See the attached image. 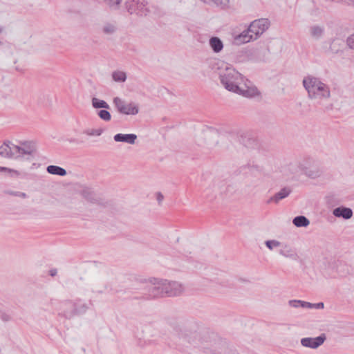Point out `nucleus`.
I'll list each match as a JSON object with an SVG mask.
<instances>
[{"mask_svg":"<svg viewBox=\"0 0 354 354\" xmlns=\"http://www.w3.org/2000/svg\"><path fill=\"white\" fill-rule=\"evenodd\" d=\"M170 336L177 345L198 348L203 354H239L222 340L192 330L181 324L171 326Z\"/></svg>","mask_w":354,"mask_h":354,"instance_id":"obj_1","label":"nucleus"},{"mask_svg":"<svg viewBox=\"0 0 354 354\" xmlns=\"http://www.w3.org/2000/svg\"><path fill=\"white\" fill-rule=\"evenodd\" d=\"M37 151L33 140H6L0 146V156L7 159L32 162Z\"/></svg>","mask_w":354,"mask_h":354,"instance_id":"obj_2","label":"nucleus"},{"mask_svg":"<svg viewBox=\"0 0 354 354\" xmlns=\"http://www.w3.org/2000/svg\"><path fill=\"white\" fill-rule=\"evenodd\" d=\"M221 84L229 91L243 95L245 97H254L259 92L248 80L232 67H225L219 74Z\"/></svg>","mask_w":354,"mask_h":354,"instance_id":"obj_3","label":"nucleus"},{"mask_svg":"<svg viewBox=\"0 0 354 354\" xmlns=\"http://www.w3.org/2000/svg\"><path fill=\"white\" fill-rule=\"evenodd\" d=\"M150 283L149 292L152 297H176L185 290L183 285L178 281L153 278L150 279Z\"/></svg>","mask_w":354,"mask_h":354,"instance_id":"obj_4","label":"nucleus"},{"mask_svg":"<svg viewBox=\"0 0 354 354\" xmlns=\"http://www.w3.org/2000/svg\"><path fill=\"white\" fill-rule=\"evenodd\" d=\"M302 83L308 93L309 99L320 103L330 98V91L329 86L318 77L307 75L304 78Z\"/></svg>","mask_w":354,"mask_h":354,"instance_id":"obj_5","label":"nucleus"},{"mask_svg":"<svg viewBox=\"0 0 354 354\" xmlns=\"http://www.w3.org/2000/svg\"><path fill=\"white\" fill-rule=\"evenodd\" d=\"M300 174L308 178L315 179L321 176V171L315 162L310 158H304L298 160Z\"/></svg>","mask_w":354,"mask_h":354,"instance_id":"obj_6","label":"nucleus"},{"mask_svg":"<svg viewBox=\"0 0 354 354\" xmlns=\"http://www.w3.org/2000/svg\"><path fill=\"white\" fill-rule=\"evenodd\" d=\"M113 103L120 114L135 115L139 113V106L136 102H128L119 97H115L113 99Z\"/></svg>","mask_w":354,"mask_h":354,"instance_id":"obj_7","label":"nucleus"},{"mask_svg":"<svg viewBox=\"0 0 354 354\" xmlns=\"http://www.w3.org/2000/svg\"><path fill=\"white\" fill-rule=\"evenodd\" d=\"M125 8L131 15L143 16L149 12V3L146 0H126Z\"/></svg>","mask_w":354,"mask_h":354,"instance_id":"obj_8","label":"nucleus"},{"mask_svg":"<svg viewBox=\"0 0 354 354\" xmlns=\"http://www.w3.org/2000/svg\"><path fill=\"white\" fill-rule=\"evenodd\" d=\"M219 133L217 130L212 128H207L203 130L197 138L199 145L205 143L208 146H216L218 144Z\"/></svg>","mask_w":354,"mask_h":354,"instance_id":"obj_9","label":"nucleus"},{"mask_svg":"<svg viewBox=\"0 0 354 354\" xmlns=\"http://www.w3.org/2000/svg\"><path fill=\"white\" fill-rule=\"evenodd\" d=\"M270 26V22L268 19L261 18L250 23L248 31L252 33L257 40L269 28Z\"/></svg>","mask_w":354,"mask_h":354,"instance_id":"obj_10","label":"nucleus"},{"mask_svg":"<svg viewBox=\"0 0 354 354\" xmlns=\"http://www.w3.org/2000/svg\"><path fill=\"white\" fill-rule=\"evenodd\" d=\"M280 173L287 179H297L301 176L298 160L281 165Z\"/></svg>","mask_w":354,"mask_h":354,"instance_id":"obj_11","label":"nucleus"},{"mask_svg":"<svg viewBox=\"0 0 354 354\" xmlns=\"http://www.w3.org/2000/svg\"><path fill=\"white\" fill-rule=\"evenodd\" d=\"M0 171L4 173L8 177L12 178H21L27 174L25 164H21L19 169L0 166Z\"/></svg>","mask_w":354,"mask_h":354,"instance_id":"obj_12","label":"nucleus"},{"mask_svg":"<svg viewBox=\"0 0 354 354\" xmlns=\"http://www.w3.org/2000/svg\"><path fill=\"white\" fill-rule=\"evenodd\" d=\"M288 304L290 307L293 308H302L308 309H323L324 307V304L322 302L312 304L308 301L297 299L289 300Z\"/></svg>","mask_w":354,"mask_h":354,"instance_id":"obj_13","label":"nucleus"},{"mask_svg":"<svg viewBox=\"0 0 354 354\" xmlns=\"http://www.w3.org/2000/svg\"><path fill=\"white\" fill-rule=\"evenodd\" d=\"M325 339L324 335L317 337H304L301 339V344L304 347L315 349L323 344Z\"/></svg>","mask_w":354,"mask_h":354,"instance_id":"obj_14","label":"nucleus"},{"mask_svg":"<svg viewBox=\"0 0 354 354\" xmlns=\"http://www.w3.org/2000/svg\"><path fill=\"white\" fill-rule=\"evenodd\" d=\"M255 40L256 39L252 35V33L248 31V28L239 35L234 37V42L238 45H241Z\"/></svg>","mask_w":354,"mask_h":354,"instance_id":"obj_15","label":"nucleus"},{"mask_svg":"<svg viewBox=\"0 0 354 354\" xmlns=\"http://www.w3.org/2000/svg\"><path fill=\"white\" fill-rule=\"evenodd\" d=\"M113 139L117 142H125L127 144L133 145L135 144L137 139V136L133 133H118L114 136Z\"/></svg>","mask_w":354,"mask_h":354,"instance_id":"obj_16","label":"nucleus"},{"mask_svg":"<svg viewBox=\"0 0 354 354\" xmlns=\"http://www.w3.org/2000/svg\"><path fill=\"white\" fill-rule=\"evenodd\" d=\"M333 214L335 217L349 219L353 216V211L351 208L342 206L335 208Z\"/></svg>","mask_w":354,"mask_h":354,"instance_id":"obj_17","label":"nucleus"},{"mask_svg":"<svg viewBox=\"0 0 354 354\" xmlns=\"http://www.w3.org/2000/svg\"><path fill=\"white\" fill-rule=\"evenodd\" d=\"M209 45L215 53H221L224 46L221 39L217 37H212L209 40Z\"/></svg>","mask_w":354,"mask_h":354,"instance_id":"obj_18","label":"nucleus"},{"mask_svg":"<svg viewBox=\"0 0 354 354\" xmlns=\"http://www.w3.org/2000/svg\"><path fill=\"white\" fill-rule=\"evenodd\" d=\"M309 33L314 39H319L324 35V28L322 26L314 25L310 27Z\"/></svg>","mask_w":354,"mask_h":354,"instance_id":"obj_19","label":"nucleus"},{"mask_svg":"<svg viewBox=\"0 0 354 354\" xmlns=\"http://www.w3.org/2000/svg\"><path fill=\"white\" fill-rule=\"evenodd\" d=\"M46 171L48 173L53 175H57L60 176H64L66 175V171L59 166L57 165H49L46 168Z\"/></svg>","mask_w":354,"mask_h":354,"instance_id":"obj_20","label":"nucleus"},{"mask_svg":"<svg viewBox=\"0 0 354 354\" xmlns=\"http://www.w3.org/2000/svg\"><path fill=\"white\" fill-rule=\"evenodd\" d=\"M290 193V189L289 188L285 187L281 189L279 192H277L273 197L270 198V201H274V203H278L280 200L285 198L287 197Z\"/></svg>","mask_w":354,"mask_h":354,"instance_id":"obj_21","label":"nucleus"},{"mask_svg":"<svg viewBox=\"0 0 354 354\" xmlns=\"http://www.w3.org/2000/svg\"><path fill=\"white\" fill-rule=\"evenodd\" d=\"M117 27L114 23L106 22L102 26V32L104 35H111L115 32Z\"/></svg>","mask_w":354,"mask_h":354,"instance_id":"obj_22","label":"nucleus"},{"mask_svg":"<svg viewBox=\"0 0 354 354\" xmlns=\"http://www.w3.org/2000/svg\"><path fill=\"white\" fill-rule=\"evenodd\" d=\"M293 224L298 227H307L310 224L309 220L304 216H298L294 218Z\"/></svg>","mask_w":354,"mask_h":354,"instance_id":"obj_23","label":"nucleus"},{"mask_svg":"<svg viewBox=\"0 0 354 354\" xmlns=\"http://www.w3.org/2000/svg\"><path fill=\"white\" fill-rule=\"evenodd\" d=\"M91 103L94 109H110V106L106 102L102 100H100L97 97H93L91 100Z\"/></svg>","mask_w":354,"mask_h":354,"instance_id":"obj_24","label":"nucleus"},{"mask_svg":"<svg viewBox=\"0 0 354 354\" xmlns=\"http://www.w3.org/2000/svg\"><path fill=\"white\" fill-rule=\"evenodd\" d=\"M279 254L287 258H294L296 255L294 250L287 245H284L281 247L279 250Z\"/></svg>","mask_w":354,"mask_h":354,"instance_id":"obj_25","label":"nucleus"},{"mask_svg":"<svg viewBox=\"0 0 354 354\" xmlns=\"http://www.w3.org/2000/svg\"><path fill=\"white\" fill-rule=\"evenodd\" d=\"M112 78L116 82H124L127 80V74L122 71H115L112 73Z\"/></svg>","mask_w":354,"mask_h":354,"instance_id":"obj_26","label":"nucleus"},{"mask_svg":"<svg viewBox=\"0 0 354 354\" xmlns=\"http://www.w3.org/2000/svg\"><path fill=\"white\" fill-rule=\"evenodd\" d=\"M208 4L226 9L230 7V0H210Z\"/></svg>","mask_w":354,"mask_h":354,"instance_id":"obj_27","label":"nucleus"},{"mask_svg":"<svg viewBox=\"0 0 354 354\" xmlns=\"http://www.w3.org/2000/svg\"><path fill=\"white\" fill-rule=\"evenodd\" d=\"M81 195L88 201L94 199V192L89 187H83L80 191Z\"/></svg>","mask_w":354,"mask_h":354,"instance_id":"obj_28","label":"nucleus"},{"mask_svg":"<svg viewBox=\"0 0 354 354\" xmlns=\"http://www.w3.org/2000/svg\"><path fill=\"white\" fill-rule=\"evenodd\" d=\"M265 244L270 250H273L274 249L281 247L282 245L281 242L274 239L268 240L265 242Z\"/></svg>","mask_w":354,"mask_h":354,"instance_id":"obj_29","label":"nucleus"},{"mask_svg":"<svg viewBox=\"0 0 354 354\" xmlns=\"http://www.w3.org/2000/svg\"><path fill=\"white\" fill-rule=\"evenodd\" d=\"M102 133L103 129L101 128L88 129L84 131V133L88 136H100Z\"/></svg>","mask_w":354,"mask_h":354,"instance_id":"obj_30","label":"nucleus"},{"mask_svg":"<svg viewBox=\"0 0 354 354\" xmlns=\"http://www.w3.org/2000/svg\"><path fill=\"white\" fill-rule=\"evenodd\" d=\"M106 288V285L105 283H101L100 281H97L93 284V292L102 293Z\"/></svg>","mask_w":354,"mask_h":354,"instance_id":"obj_31","label":"nucleus"},{"mask_svg":"<svg viewBox=\"0 0 354 354\" xmlns=\"http://www.w3.org/2000/svg\"><path fill=\"white\" fill-rule=\"evenodd\" d=\"M97 115L101 120L105 122H109L111 120V115L107 110L99 111Z\"/></svg>","mask_w":354,"mask_h":354,"instance_id":"obj_32","label":"nucleus"},{"mask_svg":"<svg viewBox=\"0 0 354 354\" xmlns=\"http://www.w3.org/2000/svg\"><path fill=\"white\" fill-rule=\"evenodd\" d=\"M122 0H104L105 3L111 8H116L118 7Z\"/></svg>","mask_w":354,"mask_h":354,"instance_id":"obj_33","label":"nucleus"},{"mask_svg":"<svg viewBox=\"0 0 354 354\" xmlns=\"http://www.w3.org/2000/svg\"><path fill=\"white\" fill-rule=\"evenodd\" d=\"M346 45L350 49L354 50V35H351L347 38Z\"/></svg>","mask_w":354,"mask_h":354,"instance_id":"obj_34","label":"nucleus"},{"mask_svg":"<svg viewBox=\"0 0 354 354\" xmlns=\"http://www.w3.org/2000/svg\"><path fill=\"white\" fill-rule=\"evenodd\" d=\"M156 198L158 204H161V203L162 202V201L164 199V196L160 192H157L156 194Z\"/></svg>","mask_w":354,"mask_h":354,"instance_id":"obj_35","label":"nucleus"},{"mask_svg":"<svg viewBox=\"0 0 354 354\" xmlns=\"http://www.w3.org/2000/svg\"><path fill=\"white\" fill-rule=\"evenodd\" d=\"M15 196L22 198H26L27 197V194L26 193L21 192H15Z\"/></svg>","mask_w":354,"mask_h":354,"instance_id":"obj_36","label":"nucleus"},{"mask_svg":"<svg viewBox=\"0 0 354 354\" xmlns=\"http://www.w3.org/2000/svg\"><path fill=\"white\" fill-rule=\"evenodd\" d=\"M50 274L51 276H53H53H55V275L57 274V270H56L55 269H54V270H51L50 271Z\"/></svg>","mask_w":354,"mask_h":354,"instance_id":"obj_37","label":"nucleus"},{"mask_svg":"<svg viewBox=\"0 0 354 354\" xmlns=\"http://www.w3.org/2000/svg\"><path fill=\"white\" fill-rule=\"evenodd\" d=\"M15 192L10 191V190H8V191H6V194H9V195H11V196H15Z\"/></svg>","mask_w":354,"mask_h":354,"instance_id":"obj_38","label":"nucleus"},{"mask_svg":"<svg viewBox=\"0 0 354 354\" xmlns=\"http://www.w3.org/2000/svg\"><path fill=\"white\" fill-rule=\"evenodd\" d=\"M202 1H203L205 3H207L208 4L210 1V0H201Z\"/></svg>","mask_w":354,"mask_h":354,"instance_id":"obj_39","label":"nucleus"},{"mask_svg":"<svg viewBox=\"0 0 354 354\" xmlns=\"http://www.w3.org/2000/svg\"><path fill=\"white\" fill-rule=\"evenodd\" d=\"M353 6H354V1H353Z\"/></svg>","mask_w":354,"mask_h":354,"instance_id":"obj_40","label":"nucleus"}]
</instances>
